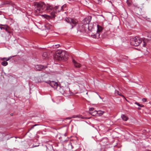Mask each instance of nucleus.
<instances>
[{"label": "nucleus", "instance_id": "obj_1", "mask_svg": "<svg viewBox=\"0 0 151 151\" xmlns=\"http://www.w3.org/2000/svg\"><path fill=\"white\" fill-rule=\"evenodd\" d=\"M34 6L35 10L36 12L41 13L45 9L47 12H50L53 8V6L49 4L46 5L44 2H37L34 3Z\"/></svg>", "mask_w": 151, "mask_h": 151}, {"label": "nucleus", "instance_id": "obj_2", "mask_svg": "<svg viewBox=\"0 0 151 151\" xmlns=\"http://www.w3.org/2000/svg\"><path fill=\"white\" fill-rule=\"evenodd\" d=\"M148 38L146 39L143 40L141 38L138 37H136L132 38L130 40L131 45L135 46H138L143 41L144 47H145L146 45V42L148 40H151V32L149 33L147 36Z\"/></svg>", "mask_w": 151, "mask_h": 151}, {"label": "nucleus", "instance_id": "obj_3", "mask_svg": "<svg viewBox=\"0 0 151 151\" xmlns=\"http://www.w3.org/2000/svg\"><path fill=\"white\" fill-rule=\"evenodd\" d=\"M65 20L67 22L70 23L71 25V29H72L74 27H75L76 25L78 23L76 19H72L69 17L66 18Z\"/></svg>", "mask_w": 151, "mask_h": 151}, {"label": "nucleus", "instance_id": "obj_4", "mask_svg": "<svg viewBox=\"0 0 151 151\" xmlns=\"http://www.w3.org/2000/svg\"><path fill=\"white\" fill-rule=\"evenodd\" d=\"M58 89H57L58 91H59L61 93L66 94L68 93V92L70 91V88L67 86L64 87L63 86L60 87L59 86L58 87Z\"/></svg>", "mask_w": 151, "mask_h": 151}, {"label": "nucleus", "instance_id": "obj_5", "mask_svg": "<svg viewBox=\"0 0 151 151\" xmlns=\"http://www.w3.org/2000/svg\"><path fill=\"white\" fill-rule=\"evenodd\" d=\"M45 83L49 84L52 87L54 88L55 89H57L58 88L59 85L56 82L54 81H44Z\"/></svg>", "mask_w": 151, "mask_h": 151}, {"label": "nucleus", "instance_id": "obj_6", "mask_svg": "<svg viewBox=\"0 0 151 151\" xmlns=\"http://www.w3.org/2000/svg\"><path fill=\"white\" fill-rule=\"evenodd\" d=\"M57 53L60 55V57L61 60H65L67 59V54L64 52L59 50L57 51Z\"/></svg>", "mask_w": 151, "mask_h": 151}, {"label": "nucleus", "instance_id": "obj_7", "mask_svg": "<svg viewBox=\"0 0 151 151\" xmlns=\"http://www.w3.org/2000/svg\"><path fill=\"white\" fill-rule=\"evenodd\" d=\"M87 27L88 25H80L78 29V31L82 33L86 32L87 31Z\"/></svg>", "mask_w": 151, "mask_h": 151}, {"label": "nucleus", "instance_id": "obj_8", "mask_svg": "<svg viewBox=\"0 0 151 151\" xmlns=\"http://www.w3.org/2000/svg\"><path fill=\"white\" fill-rule=\"evenodd\" d=\"M91 19V16L87 17L83 20L82 25H88V24L90 22Z\"/></svg>", "mask_w": 151, "mask_h": 151}, {"label": "nucleus", "instance_id": "obj_9", "mask_svg": "<svg viewBox=\"0 0 151 151\" xmlns=\"http://www.w3.org/2000/svg\"><path fill=\"white\" fill-rule=\"evenodd\" d=\"M47 68V66H44L42 65H37L35 66V69L36 70L40 71L42 69Z\"/></svg>", "mask_w": 151, "mask_h": 151}, {"label": "nucleus", "instance_id": "obj_10", "mask_svg": "<svg viewBox=\"0 0 151 151\" xmlns=\"http://www.w3.org/2000/svg\"><path fill=\"white\" fill-rule=\"evenodd\" d=\"M54 10H55V11H56V12H57V13L61 11H63L61 6L59 5L55 6L54 8Z\"/></svg>", "mask_w": 151, "mask_h": 151}, {"label": "nucleus", "instance_id": "obj_11", "mask_svg": "<svg viewBox=\"0 0 151 151\" xmlns=\"http://www.w3.org/2000/svg\"><path fill=\"white\" fill-rule=\"evenodd\" d=\"M73 62L75 67L77 68H79L81 67V65L80 63L74 60H73Z\"/></svg>", "mask_w": 151, "mask_h": 151}, {"label": "nucleus", "instance_id": "obj_12", "mask_svg": "<svg viewBox=\"0 0 151 151\" xmlns=\"http://www.w3.org/2000/svg\"><path fill=\"white\" fill-rule=\"evenodd\" d=\"M93 28V25L91 24H90L88 25L87 30L89 31H91Z\"/></svg>", "mask_w": 151, "mask_h": 151}, {"label": "nucleus", "instance_id": "obj_13", "mask_svg": "<svg viewBox=\"0 0 151 151\" xmlns=\"http://www.w3.org/2000/svg\"><path fill=\"white\" fill-rule=\"evenodd\" d=\"M92 37L93 38H98L100 37V34L98 32H97L96 34L91 35Z\"/></svg>", "mask_w": 151, "mask_h": 151}, {"label": "nucleus", "instance_id": "obj_14", "mask_svg": "<svg viewBox=\"0 0 151 151\" xmlns=\"http://www.w3.org/2000/svg\"><path fill=\"white\" fill-rule=\"evenodd\" d=\"M97 32H101L103 29V27L99 25H97Z\"/></svg>", "mask_w": 151, "mask_h": 151}, {"label": "nucleus", "instance_id": "obj_15", "mask_svg": "<svg viewBox=\"0 0 151 151\" xmlns=\"http://www.w3.org/2000/svg\"><path fill=\"white\" fill-rule=\"evenodd\" d=\"M53 11L51 13V15L54 17L55 16V14L57 13V12H56V11L55 10H54V8L52 9Z\"/></svg>", "mask_w": 151, "mask_h": 151}, {"label": "nucleus", "instance_id": "obj_16", "mask_svg": "<svg viewBox=\"0 0 151 151\" xmlns=\"http://www.w3.org/2000/svg\"><path fill=\"white\" fill-rule=\"evenodd\" d=\"M43 59H45L48 58V55L46 52H44L42 55Z\"/></svg>", "mask_w": 151, "mask_h": 151}, {"label": "nucleus", "instance_id": "obj_17", "mask_svg": "<svg viewBox=\"0 0 151 151\" xmlns=\"http://www.w3.org/2000/svg\"><path fill=\"white\" fill-rule=\"evenodd\" d=\"M72 118H78L81 119H84V117L80 115H73L71 117Z\"/></svg>", "mask_w": 151, "mask_h": 151}, {"label": "nucleus", "instance_id": "obj_18", "mask_svg": "<svg viewBox=\"0 0 151 151\" xmlns=\"http://www.w3.org/2000/svg\"><path fill=\"white\" fill-rule=\"evenodd\" d=\"M121 117L122 119L125 121H126L128 119V117L125 116L124 115H122L121 116Z\"/></svg>", "mask_w": 151, "mask_h": 151}, {"label": "nucleus", "instance_id": "obj_19", "mask_svg": "<svg viewBox=\"0 0 151 151\" xmlns=\"http://www.w3.org/2000/svg\"><path fill=\"white\" fill-rule=\"evenodd\" d=\"M115 95H119L121 96H122L124 97V96L121 93H119V92L118 91L115 90L114 93Z\"/></svg>", "mask_w": 151, "mask_h": 151}, {"label": "nucleus", "instance_id": "obj_20", "mask_svg": "<svg viewBox=\"0 0 151 151\" xmlns=\"http://www.w3.org/2000/svg\"><path fill=\"white\" fill-rule=\"evenodd\" d=\"M8 63L5 61L2 62L1 63V64L4 66H6L8 65Z\"/></svg>", "mask_w": 151, "mask_h": 151}, {"label": "nucleus", "instance_id": "obj_21", "mask_svg": "<svg viewBox=\"0 0 151 151\" xmlns=\"http://www.w3.org/2000/svg\"><path fill=\"white\" fill-rule=\"evenodd\" d=\"M66 5L65 4L61 6V8H62V9L63 11L65 10H66Z\"/></svg>", "mask_w": 151, "mask_h": 151}, {"label": "nucleus", "instance_id": "obj_22", "mask_svg": "<svg viewBox=\"0 0 151 151\" xmlns=\"http://www.w3.org/2000/svg\"><path fill=\"white\" fill-rule=\"evenodd\" d=\"M101 0H94V1L98 4H100L101 3Z\"/></svg>", "mask_w": 151, "mask_h": 151}, {"label": "nucleus", "instance_id": "obj_23", "mask_svg": "<svg viewBox=\"0 0 151 151\" xmlns=\"http://www.w3.org/2000/svg\"><path fill=\"white\" fill-rule=\"evenodd\" d=\"M4 4H12V2L11 1H6L5 2Z\"/></svg>", "mask_w": 151, "mask_h": 151}, {"label": "nucleus", "instance_id": "obj_24", "mask_svg": "<svg viewBox=\"0 0 151 151\" xmlns=\"http://www.w3.org/2000/svg\"><path fill=\"white\" fill-rule=\"evenodd\" d=\"M12 57H9V58H3L2 59V60H3L4 59H6V61H8Z\"/></svg>", "mask_w": 151, "mask_h": 151}, {"label": "nucleus", "instance_id": "obj_25", "mask_svg": "<svg viewBox=\"0 0 151 151\" xmlns=\"http://www.w3.org/2000/svg\"><path fill=\"white\" fill-rule=\"evenodd\" d=\"M99 114L100 115H102L103 114V113L104 112V111H98Z\"/></svg>", "mask_w": 151, "mask_h": 151}, {"label": "nucleus", "instance_id": "obj_26", "mask_svg": "<svg viewBox=\"0 0 151 151\" xmlns=\"http://www.w3.org/2000/svg\"><path fill=\"white\" fill-rule=\"evenodd\" d=\"M147 99L146 98H143L142 99V101L143 102H145L146 101Z\"/></svg>", "mask_w": 151, "mask_h": 151}, {"label": "nucleus", "instance_id": "obj_27", "mask_svg": "<svg viewBox=\"0 0 151 151\" xmlns=\"http://www.w3.org/2000/svg\"><path fill=\"white\" fill-rule=\"evenodd\" d=\"M94 110V108H91L89 109V111H93Z\"/></svg>", "mask_w": 151, "mask_h": 151}, {"label": "nucleus", "instance_id": "obj_28", "mask_svg": "<svg viewBox=\"0 0 151 151\" xmlns=\"http://www.w3.org/2000/svg\"><path fill=\"white\" fill-rule=\"evenodd\" d=\"M127 4L128 5V6H129L130 5V4H131L130 3L128 2V0H127Z\"/></svg>", "mask_w": 151, "mask_h": 151}, {"label": "nucleus", "instance_id": "obj_29", "mask_svg": "<svg viewBox=\"0 0 151 151\" xmlns=\"http://www.w3.org/2000/svg\"><path fill=\"white\" fill-rule=\"evenodd\" d=\"M37 124H35L30 129V130L32 129L35 126L37 125Z\"/></svg>", "mask_w": 151, "mask_h": 151}, {"label": "nucleus", "instance_id": "obj_30", "mask_svg": "<svg viewBox=\"0 0 151 151\" xmlns=\"http://www.w3.org/2000/svg\"><path fill=\"white\" fill-rule=\"evenodd\" d=\"M135 104H137V105L139 106V105H140V104L139 103H137V102H135Z\"/></svg>", "mask_w": 151, "mask_h": 151}, {"label": "nucleus", "instance_id": "obj_31", "mask_svg": "<svg viewBox=\"0 0 151 151\" xmlns=\"http://www.w3.org/2000/svg\"><path fill=\"white\" fill-rule=\"evenodd\" d=\"M0 29H1V30H2L3 29H5V27H0Z\"/></svg>", "mask_w": 151, "mask_h": 151}, {"label": "nucleus", "instance_id": "obj_32", "mask_svg": "<svg viewBox=\"0 0 151 151\" xmlns=\"http://www.w3.org/2000/svg\"><path fill=\"white\" fill-rule=\"evenodd\" d=\"M143 132H148V131L147 130L144 129L143 130Z\"/></svg>", "mask_w": 151, "mask_h": 151}, {"label": "nucleus", "instance_id": "obj_33", "mask_svg": "<svg viewBox=\"0 0 151 151\" xmlns=\"http://www.w3.org/2000/svg\"><path fill=\"white\" fill-rule=\"evenodd\" d=\"M39 146V145H33V147H37V146Z\"/></svg>", "mask_w": 151, "mask_h": 151}, {"label": "nucleus", "instance_id": "obj_34", "mask_svg": "<svg viewBox=\"0 0 151 151\" xmlns=\"http://www.w3.org/2000/svg\"><path fill=\"white\" fill-rule=\"evenodd\" d=\"M139 106L140 107H143L144 106L142 104H140V105H139Z\"/></svg>", "mask_w": 151, "mask_h": 151}, {"label": "nucleus", "instance_id": "obj_35", "mask_svg": "<svg viewBox=\"0 0 151 151\" xmlns=\"http://www.w3.org/2000/svg\"><path fill=\"white\" fill-rule=\"evenodd\" d=\"M7 26V25L6 24H0V26Z\"/></svg>", "mask_w": 151, "mask_h": 151}, {"label": "nucleus", "instance_id": "obj_36", "mask_svg": "<svg viewBox=\"0 0 151 151\" xmlns=\"http://www.w3.org/2000/svg\"><path fill=\"white\" fill-rule=\"evenodd\" d=\"M4 29L7 32H9V31L5 27Z\"/></svg>", "mask_w": 151, "mask_h": 151}, {"label": "nucleus", "instance_id": "obj_37", "mask_svg": "<svg viewBox=\"0 0 151 151\" xmlns=\"http://www.w3.org/2000/svg\"><path fill=\"white\" fill-rule=\"evenodd\" d=\"M59 45H55V46H59Z\"/></svg>", "mask_w": 151, "mask_h": 151}, {"label": "nucleus", "instance_id": "obj_38", "mask_svg": "<svg viewBox=\"0 0 151 151\" xmlns=\"http://www.w3.org/2000/svg\"><path fill=\"white\" fill-rule=\"evenodd\" d=\"M71 117H68V118H67L66 119H71Z\"/></svg>", "mask_w": 151, "mask_h": 151}, {"label": "nucleus", "instance_id": "obj_39", "mask_svg": "<svg viewBox=\"0 0 151 151\" xmlns=\"http://www.w3.org/2000/svg\"><path fill=\"white\" fill-rule=\"evenodd\" d=\"M138 109H140V108L139 107V108H138Z\"/></svg>", "mask_w": 151, "mask_h": 151}, {"label": "nucleus", "instance_id": "obj_40", "mask_svg": "<svg viewBox=\"0 0 151 151\" xmlns=\"http://www.w3.org/2000/svg\"><path fill=\"white\" fill-rule=\"evenodd\" d=\"M109 2H110L111 4H112V2L111 1H109Z\"/></svg>", "mask_w": 151, "mask_h": 151}, {"label": "nucleus", "instance_id": "obj_41", "mask_svg": "<svg viewBox=\"0 0 151 151\" xmlns=\"http://www.w3.org/2000/svg\"><path fill=\"white\" fill-rule=\"evenodd\" d=\"M63 57H65V56L64 55H63Z\"/></svg>", "mask_w": 151, "mask_h": 151}, {"label": "nucleus", "instance_id": "obj_42", "mask_svg": "<svg viewBox=\"0 0 151 151\" xmlns=\"http://www.w3.org/2000/svg\"><path fill=\"white\" fill-rule=\"evenodd\" d=\"M11 115H13V114H12Z\"/></svg>", "mask_w": 151, "mask_h": 151}]
</instances>
